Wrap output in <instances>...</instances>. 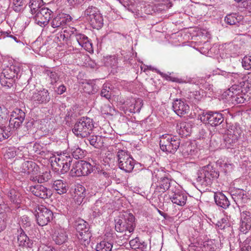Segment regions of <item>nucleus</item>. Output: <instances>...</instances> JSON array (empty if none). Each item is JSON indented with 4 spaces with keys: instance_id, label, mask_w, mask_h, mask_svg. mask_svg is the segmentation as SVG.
Masks as SVG:
<instances>
[{
    "instance_id": "1",
    "label": "nucleus",
    "mask_w": 251,
    "mask_h": 251,
    "mask_svg": "<svg viewBox=\"0 0 251 251\" xmlns=\"http://www.w3.org/2000/svg\"><path fill=\"white\" fill-rule=\"evenodd\" d=\"M219 176V172L212 166L208 165L202 167L197 173L196 178L198 185L205 188L210 186L213 181Z\"/></svg>"
},
{
    "instance_id": "2",
    "label": "nucleus",
    "mask_w": 251,
    "mask_h": 251,
    "mask_svg": "<svg viewBox=\"0 0 251 251\" xmlns=\"http://www.w3.org/2000/svg\"><path fill=\"white\" fill-rule=\"evenodd\" d=\"M94 127L93 120L87 117H83L75 123L72 130L77 137L85 138L90 135Z\"/></svg>"
},
{
    "instance_id": "3",
    "label": "nucleus",
    "mask_w": 251,
    "mask_h": 251,
    "mask_svg": "<svg viewBox=\"0 0 251 251\" xmlns=\"http://www.w3.org/2000/svg\"><path fill=\"white\" fill-rule=\"evenodd\" d=\"M135 227V218L132 214L126 213L123 217L115 220V230L117 232H125V235L130 236Z\"/></svg>"
},
{
    "instance_id": "4",
    "label": "nucleus",
    "mask_w": 251,
    "mask_h": 251,
    "mask_svg": "<svg viewBox=\"0 0 251 251\" xmlns=\"http://www.w3.org/2000/svg\"><path fill=\"white\" fill-rule=\"evenodd\" d=\"M76 229V236L80 243L86 246L90 242L91 233L89 231L88 224L84 220L80 219L76 220L74 225Z\"/></svg>"
},
{
    "instance_id": "5",
    "label": "nucleus",
    "mask_w": 251,
    "mask_h": 251,
    "mask_svg": "<svg viewBox=\"0 0 251 251\" xmlns=\"http://www.w3.org/2000/svg\"><path fill=\"white\" fill-rule=\"evenodd\" d=\"M159 145L162 151L173 153L180 147V140L176 136L164 135L160 138Z\"/></svg>"
},
{
    "instance_id": "6",
    "label": "nucleus",
    "mask_w": 251,
    "mask_h": 251,
    "mask_svg": "<svg viewBox=\"0 0 251 251\" xmlns=\"http://www.w3.org/2000/svg\"><path fill=\"white\" fill-rule=\"evenodd\" d=\"M118 166L126 172H131L134 167L135 160L127 151L119 150L117 153Z\"/></svg>"
},
{
    "instance_id": "7",
    "label": "nucleus",
    "mask_w": 251,
    "mask_h": 251,
    "mask_svg": "<svg viewBox=\"0 0 251 251\" xmlns=\"http://www.w3.org/2000/svg\"><path fill=\"white\" fill-rule=\"evenodd\" d=\"M198 118L203 123L208 124L212 126H217L221 125L224 120L222 113L212 111L202 112L199 114Z\"/></svg>"
},
{
    "instance_id": "8",
    "label": "nucleus",
    "mask_w": 251,
    "mask_h": 251,
    "mask_svg": "<svg viewBox=\"0 0 251 251\" xmlns=\"http://www.w3.org/2000/svg\"><path fill=\"white\" fill-rule=\"evenodd\" d=\"M51 165L55 172L64 174L70 169L72 159L70 156L65 155L51 158Z\"/></svg>"
},
{
    "instance_id": "9",
    "label": "nucleus",
    "mask_w": 251,
    "mask_h": 251,
    "mask_svg": "<svg viewBox=\"0 0 251 251\" xmlns=\"http://www.w3.org/2000/svg\"><path fill=\"white\" fill-rule=\"evenodd\" d=\"M241 133L242 130L239 126H230L227 130V133L224 136V142L226 147L228 149L236 147Z\"/></svg>"
},
{
    "instance_id": "10",
    "label": "nucleus",
    "mask_w": 251,
    "mask_h": 251,
    "mask_svg": "<svg viewBox=\"0 0 251 251\" xmlns=\"http://www.w3.org/2000/svg\"><path fill=\"white\" fill-rule=\"evenodd\" d=\"M94 167L90 163L83 160L76 161L73 165L70 174L73 176H87L93 171Z\"/></svg>"
},
{
    "instance_id": "11",
    "label": "nucleus",
    "mask_w": 251,
    "mask_h": 251,
    "mask_svg": "<svg viewBox=\"0 0 251 251\" xmlns=\"http://www.w3.org/2000/svg\"><path fill=\"white\" fill-rule=\"evenodd\" d=\"M35 212L37 223L40 226L47 225L53 218V212L44 205H38Z\"/></svg>"
},
{
    "instance_id": "12",
    "label": "nucleus",
    "mask_w": 251,
    "mask_h": 251,
    "mask_svg": "<svg viewBox=\"0 0 251 251\" xmlns=\"http://www.w3.org/2000/svg\"><path fill=\"white\" fill-rule=\"evenodd\" d=\"M72 20V18L70 15L60 13L50 18V24L53 28L63 29L69 25Z\"/></svg>"
},
{
    "instance_id": "13",
    "label": "nucleus",
    "mask_w": 251,
    "mask_h": 251,
    "mask_svg": "<svg viewBox=\"0 0 251 251\" xmlns=\"http://www.w3.org/2000/svg\"><path fill=\"white\" fill-rule=\"evenodd\" d=\"M69 37L71 40L74 42H76L85 50H88L92 48V43L88 38L85 35L79 32L75 28L72 29Z\"/></svg>"
},
{
    "instance_id": "14",
    "label": "nucleus",
    "mask_w": 251,
    "mask_h": 251,
    "mask_svg": "<svg viewBox=\"0 0 251 251\" xmlns=\"http://www.w3.org/2000/svg\"><path fill=\"white\" fill-rule=\"evenodd\" d=\"M161 173L157 174L155 177L157 178V181L156 186L154 190L155 193H163L168 190L171 186L173 181L166 176H161Z\"/></svg>"
},
{
    "instance_id": "15",
    "label": "nucleus",
    "mask_w": 251,
    "mask_h": 251,
    "mask_svg": "<svg viewBox=\"0 0 251 251\" xmlns=\"http://www.w3.org/2000/svg\"><path fill=\"white\" fill-rule=\"evenodd\" d=\"M52 12L49 9L43 7L35 13V20L36 23L41 26L47 25L50 20Z\"/></svg>"
},
{
    "instance_id": "16",
    "label": "nucleus",
    "mask_w": 251,
    "mask_h": 251,
    "mask_svg": "<svg viewBox=\"0 0 251 251\" xmlns=\"http://www.w3.org/2000/svg\"><path fill=\"white\" fill-rule=\"evenodd\" d=\"M29 191L36 197L43 199H48L52 195L50 189L40 184L30 186Z\"/></svg>"
},
{
    "instance_id": "17",
    "label": "nucleus",
    "mask_w": 251,
    "mask_h": 251,
    "mask_svg": "<svg viewBox=\"0 0 251 251\" xmlns=\"http://www.w3.org/2000/svg\"><path fill=\"white\" fill-rule=\"evenodd\" d=\"M173 109L178 116L183 117L189 113L190 107L184 100L177 99L173 102Z\"/></svg>"
},
{
    "instance_id": "18",
    "label": "nucleus",
    "mask_w": 251,
    "mask_h": 251,
    "mask_svg": "<svg viewBox=\"0 0 251 251\" xmlns=\"http://www.w3.org/2000/svg\"><path fill=\"white\" fill-rule=\"evenodd\" d=\"M31 100L36 104H46L50 100V97L48 90L43 89L34 92Z\"/></svg>"
},
{
    "instance_id": "19",
    "label": "nucleus",
    "mask_w": 251,
    "mask_h": 251,
    "mask_svg": "<svg viewBox=\"0 0 251 251\" xmlns=\"http://www.w3.org/2000/svg\"><path fill=\"white\" fill-rule=\"evenodd\" d=\"M38 169V166L35 162L31 161H26L21 164L19 170L21 173L27 175H35L37 174Z\"/></svg>"
},
{
    "instance_id": "20",
    "label": "nucleus",
    "mask_w": 251,
    "mask_h": 251,
    "mask_svg": "<svg viewBox=\"0 0 251 251\" xmlns=\"http://www.w3.org/2000/svg\"><path fill=\"white\" fill-rule=\"evenodd\" d=\"M52 239L56 244L61 245L67 240L68 235L64 229L56 228L52 234Z\"/></svg>"
},
{
    "instance_id": "21",
    "label": "nucleus",
    "mask_w": 251,
    "mask_h": 251,
    "mask_svg": "<svg viewBox=\"0 0 251 251\" xmlns=\"http://www.w3.org/2000/svg\"><path fill=\"white\" fill-rule=\"evenodd\" d=\"M20 71V68L19 67L11 66L9 68H7L3 70L2 75L8 79H11L15 81L16 79L19 77Z\"/></svg>"
},
{
    "instance_id": "22",
    "label": "nucleus",
    "mask_w": 251,
    "mask_h": 251,
    "mask_svg": "<svg viewBox=\"0 0 251 251\" xmlns=\"http://www.w3.org/2000/svg\"><path fill=\"white\" fill-rule=\"evenodd\" d=\"M8 198L13 203L18 205L21 202V195L16 189L12 188L9 190L4 189Z\"/></svg>"
},
{
    "instance_id": "23",
    "label": "nucleus",
    "mask_w": 251,
    "mask_h": 251,
    "mask_svg": "<svg viewBox=\"0 0 251 251\" xmlns=\"http://www.w3.org/2000/svg\"><path fill=\"white\" fill-rule=\"evenodd\" d=\"M179 150L185 158L190 157L196 153L195 147L188 142L180 145Z\"/></svg>"
},
{
    "instance_id": "24",
    "label": "nucleus",
    "mask_w": 251,
    "mask_h": 251,
    "mask_svg": "<svg viewBox=\"0 0 251 251\" xmlns=\"http://www.w3.org/2000/svg\"><path fill=\"white\" fill-rule=\"evenodd\" d=\"M214 200L217 205L224 209L227 208L230 204L228 199L221 192H217L214 194Z\"/></svg>"
},
{
    "instance_id": "25",
    "label": "nucleus",
    "mask_w": 251,
    "mask_h": 251,
    "mask_svg": "<svg viewBox=\"0 0 251 251\" xmlns=\"http://www.w3.org/2000/svg\"><path fill=\"white\" fill-rule=\"evenodd\" d=\"M18 234V242L20 246L30 247L31 245V242L27 237L23 229L21 227L17 231Z\"/></svg>"
},
{
    "instance_id": "26",
    "label": "nucleus",
    "mask_w": 251,
    "mask_h": 251,
    "mask_svg": "<svg viewBox=\"0 0 251 251\" xmlns=\"http://www.w3.org/2000/svg\"><path fill=\"white\" fill-rule=\"evenodd\" d=\"M52 187L60 195L66 193L68 189L66 182L61 179L54 181Z\"/></svg>"
},
{
    "instance_id": "27",
    "label": "nucleus",
    "mask_w": 251,
    "mask_h": 251,
    "mask_svg": "<svg viewBox=\"0 0 251 251\" xmlns=\"http://www.w3.org/2000/svg\"><path fill=\"white\" fill-rule=\"evenodd\" d=\"M187 196L182 193H175L170 197L172 202L180 206H183L186 204Z\"/></svg>"
},
{
    "instance_id": "28",
    "label": "nucleus",
    "mask_w": 251,
    "mask_h": 251,
    "mask_svg": "<svg viewBox=\"0 0 251 251\" xmlns=\"http://www.w3.org/2000/svg\"><path fill=\"white\" fill-rule=\"evenodd\" d=\"M177 132L180 135L187 136L190 133V125L186 122L177 123L176 126Z\"/></svg>"
},
{
    "instance_id": "29",
    "label": "nucleus",
    "mask_w": 251,
    "mask_h": 251,
    "mask_svg": "<svg viewBox=\"0 0 251 251\" xmlns=\"http://www.w3.org/2000/svg\"><path fill=\"white\" fill-rule=\"evenodd\" d=\"M89 144L97 149H99L103 146V138L101 136L93 135L86 139L85 142Z\"/></svg>"
},
{
    "instance_id": "30",
    "label": "nucleus",
    "mask_w": 251,
    "mask_h": 251,
    "mask_svg": "<svg viewBox=\"0 0 251 251\" xmlns=\"http://www.w3.org/2000/svg\"><path fill=\"white\" fill-rule=\"evenodd\" d=\"M30 12L32 15L38 12L41 8H43L44 3L43 0H30L28 3Z\"/></svg>"
},
{
    "instance_id": "31",
    "label": "nucleus",
    "mask_w": 251,
    "mask_h": 251,
    "mask_svg": "<svg viewBox=\"0 0 251 251\" xmlns=\"http://www.w3.org/2000/svg\"><path fill=\"white\" fill-rule=\"evenodd\" d=\"M243 19V17L237 13L227 15L225 18V22L229 25H237Z\"/></svg>"
},
{
    "instance_id": "32",
    "label": "nucleus",
    "mask_w": 251,
    "mask_h": 251,
    "mask_svg": "<svg viewBox=\"0 0 251 251\" xmlns=\"http://www.w3.org/2000/svg\"><path fill=\"white\" fill-rule=\"evenodd\" d=\"M88 21L93 28L97 29L100 28L103 25V17L100 12L95 15L94 17L91 18Z\"/></svg>"
},
{
    "instance_id": "33",
    "label": "nucleus",
    "mask_w": 251,
    "mask_h": 251,
    "mask_svg": "<svg viewBox=\"0 0 251 251\" xmlns=\"http://www.w3.org/2000/svg\"><path fill=\"white\" fill-rule=\"evenodd\" d=\"M100 13L99 9L95 6H89L84 12V17L88 21L91 19V18H93Z\"/></svg>"
},
{
    "instance_id": "34",
    "label": "nucleus",
    "mask_w": 251,
    "mask_h": 251,
    "mask_svg": "<svg viewBox=\"0 0 251 251\" xmlns=\"http://www.w3.org/2000/svg\"><path fill=\"white\" fill-rule=\"evenodd\" d=\"M112 247L111 243L104 240L97 245L96 249L97 251H111Z\"/></svg>"
},
{
    "instance_id": "35",
    "label": "nucleus",
    "mask_w": 251,
    "mask_h": 251,
    "mask_svg": "<svg viewBox=\"0 0 251 251\" xmlns=\"http://www.w3.org/2000/svg\"><path fill=\"white\" fill-rule=\"evenodd\" d=\"M13 9L16 12H21L24 11L26 5L25 0H13Z\"/></svg>"
},
{
    "instance_id": "36",
    "label": "nucleus",
    "mask_w": 251,
    "mask_h": 251,
    "mask_svg": "<svg viewBox=\"0 0 251 251\" xmlns=\"http://www.w3.org/2000/svg\"><path fill=\"white\" fill-rule=\"evenodd\" d=\"M245 84L244 81H241L240 83H235L233 84L229 89L228 94L230 95H235V94H239L240 92H242V87Z\"/></svg>"
},
{
    "instance_id": "37",
    "label": "nucleus",
    "mask_w": 251,
    "mask_h": 251,
    "mask_svg": "<svg viewBox=\"0 0 251 251\" xmlns=\"http://www.w3.org/2000/svg\"><path fill=\"white\" fill-rule=\"evenodd\" d=\"M71 33L70 31H68L67 30H64L63 32H61L57 34L55 39L57 42H60V43H68L69 40H70L69 35Z\"/></svg>"
},
{
    "instance_id": "38",
    "label": "nucleus",
    "mask_w": 251,
    "mask_h": 251,
    "mask_svg": "<svg viewBox=\"0 0 251 251\" xmlns=\"http://www.w3.org/2000/svg\"><path fill=\"white\" fill-rule=\"evenodd\" d=\"M77 117V114L73 108L67 109V113L65 117L66 124L70 125V123Z\"/></svg>"
},
{
    "instance_id": "39",
    "label": "nucleus",
    "mask_w": 251,
    "mask_h": 251,
    "mask_svg": "<svg viewBox=\"0 0 251 251\" xmlns=\"http://www.w3.org/2000/svg\"><path fill=\"white\" fill-rule=\"evenodd\" d=\"M129 245L130 247L134 250H143L146 247V245L145 244V242L141 243L140 242L139 238L138 237L131 240L129 242Z\"/></svg>"
},
{
    "instance_id": "40",
    "label": "nucleus",
    "mask_w": 251,
    "mask_h": 251,
    "mask_svg": "<svg viewBox=\"0 0 251 251\" xmlns=\"http://www.w3.org/2000/svg\"><path fill=\"white\" fill-rule=\"evenodd\" d=\"M216 164L219 166L221 171H224L226 175L231 171L233 169V165L231 164L227 163L221 160H218Z\"/></svg>"
},
{
    "instance_id": "41",
    "label": "nucleus",
    "mask_w": 251,
    "mask_h": 251,
    "mask_svg": "<svg viewBox=\"0 0 251 251\" xmlns=\"http://www.w3.org/2000/svg\"><path fill=\"white\" fill-rule=\"evenodd\" d=\"M135 101L134 103H132L130 106V110L133 113H139L143 105V101L141 100H133Z\"/></svg>"
},
{
    "instance_id": "42",
    "label": "nucleus",
    "mask_w": 251,
    "mask_h": 251,
    "mask_svg": "<svg viewBox=\"0 0 251 251\" xmlns=\"http://www.w3.org/2000/svg\"><path fill=\"white\" fill-rule=\"evenodd\" d=\"M25 118V113L21 109L16 108L12 112L10 119H18L21 120H24Z\"/></svg>"
},
{
    "instance_id": "43",
    "label": "nucleus",
    "mask_w": 251,
    "mask_h": 251,
    "mask_svg": "<svg viewBox=\"0 0 251 251\" xmlns=\"http://www.w3.org/2000/svg\"><path fill=\"white\" fill-rule=\"evenodd\" d=\"M111 95L112 94L109 84H104L102 86V90L100 92V96L108 100L110 99Z\"/></svg>"
},
{
    "instance_id": "44",
    "label": "nucleus",
    "mask_w": 251,
    "mask_h": 251,
    "mask_svg": "<svg viewBox=\"0 0 251 251\" xmlns=\"http://www.w3.org/2000/svg\"><path fill=\"white\" fill-rule=\"evenodd\" d=\"M19 224L20 227L26 228L29 227L31 226V221L27 215H23L21 217L19 221Z\"/></svg>"
},
{
    "instance_id": "45",
    "label": "nucleus",
    "mask_w": 251,
    "mask_h": 251,
    "mask_svg": "<svg viewBox=\"0 0 251 251\" xmlns=\"http://www.w3.org/2000/svg\"><path fill=\"white\" fill-rule=\"evenodd\" d=\"M245 192L242 189H237L231 191V196L235 201L243 199Z\"/></svg>"
},
{
    "instance_id": "46",
    "label": "nucleus",
    "mask_w": 251,
    "mask_h": 251,
    "mask_svg": "<svg viewBox=\"0 0 251 251\" xmlns=\"http://www.w3.org/2000/svg\"><path fill=\"white\" fill-rule=\"evenodd\" d=\"M44 72L50 77L51 84H53L58 80L59 76L55 72L50 70H45Z\"/></svg>"
},
{
    "instance_id": "47",
    "label": "nucleus",
    "mask_w": 251,
    "mask_h": 251,
    "mask_svg": "<svg viewBox=\"0 0 251 251\" xmlns=\"http://www.w3.org/2000/svg\"><path fill=\"white\" fill-rule=\"evenodd\" d=\"M226 76L235 83H239L240 81H244L242 75L238 74L228 73L226 74Z\"/></svg>"
},
{
    "instance_id": "48",
    "label": "nucleus",
    "mask_w": 251,
    "mask_h": 251,
    "mask_svg": "<svg viewBox=\"0 0 251 251\" xmlns=\"http://www.w3.org/2000/svg\"><path fill=\"white\" fill-rule=\"evenodd\" d=\"M0 83L2 86L6 88H11L15 82V80L11 79H8L2 75L0 77Z\"/></svg>"
},
{
    "instance_id": "49",
    "label": "nucleus",
    "mask_w": 251,
    "mask_h": 251,
    "mask_svg": "<svg viewBox=\"0 0 251 251\" xmlns=\"http://www.w3.org/2000/svg\"><path fill=\"white\" fill-rule=\"evenodd\" d=\"M72 154L76 159H81L84 156L83 151L79 148H76L73 150Z\"/></svg>"
},
{
    "instance_id": "50",
    "label": "nucleus",
    "mask_w": 251,
    "mask_h": 251,
    "mask_svg": "<svg viewBox=\"0 0 251 251\" xmlns=\"http://www.w3.org/2000/svg\"><path fill=\"white\" fill-rule=\"evenodd\" d=\"M232 98V100L235 101L237 103H243L245 102L246 99L242 94H235V95H230L228 94Z\"/></svg>"
},
{
    "instance_id": "51",
    "label": "nucleus",
    "mask_w": 251,
    "mask_h": 251,
    "mask_svg": "<svg viewBox=\"0 0 251 251\" xmlns=\"http://www.w3.org/2000/svg\"><path fill=\"white\" fill-rule=\"evenodd\" d=\"M250 229H251V221H242L240 226L241 231L244 233H247Z\"/></svg>"
},
{
    "instance_id": "52",
    "label": "nucleus",
    "mask_w": 251,
    "mask_h": 251,
    "mask_svg": "<svg viewBox=\"0 0 251 251\" xmlns=\"http://www.w3.org/2000/svg\"><path fill=\"white\" fill-rule=\"evenodd\" d=\"M242 66L245 69H251V56H245L242 60Z\"/></svg>"
},
{
    "instance_id": "53",
    "label": "nucleus",
    "mask_w": 251,
    "mask_h": 251,
    "mask_svg": "<svg viewBox=\"0 0 251 251\" xmlns=\"http://www.w3.org/2000/svg\"><path fill=\"white\" fill-rule=\"evenodd\" d=\"M238 2H241V6L247 9L251 12V0H235Z\"/></svg>"
},
{
    "instance_id": "54",
    "label": "nucleus",
    "mask_w": 251,
    "mask_h": 251,
    "mask_svg": "<svg viewBox=\"0 0 251 251\" xmlns=\"http://www.w3.org/2000/svg\"><path fill=\"white\" fill-rule=\"evenodd\" d=\"M3 125H0V141L7 139L10 136V132L4 129Z\"/></svg>"
},
{
    "instance_id": "55",
    "label": "nucleus",
    "mask_w": 251,
    "mask_h": 251,
    "mask_svg": "<svg viewBox=\"0 0 251 251\" xmlns=\"http://www.w3.org/2000/svg\"><path fill=\"white\" fill-rule=\"evenodd\" d=\"M85 189L84 187L82 186H77L75 189V196L76 195L79 197L81 199H83L85 197Z\"/></svg>"
},
{
    "instance_id": "56",
    "label": "nucleus",
    "mask_w": 251,
    "mask_h": 251,
    "mask_svg": "<svg viewBox=\"0 0 251 251\" xmlns=\"http://www.w3.org/2000/svg\"><path fill=\"white\" fill-rule=\"evenodd\" d=\"M9 210V208L6 204H0V218L5 219L6 216V212Z\"/></svg>"
},
{
    "instance_id": "57",
    "label": "nucleus",
    "mask_w": 251,
    "mask_h": 251,
    "mask_svg": "<svg viewBox=\"0 0 251 251\" xmlns=\"http://www.w3.org/2000/svg\"><path fill=\"white\" fill-rule=\"evenodd\" d=\"M24 121V120H21L19 119H10L9 120V125L13 126V128H17L20 126Z\"/></svg>"
},
{
    "instance_id": "58",
    "label": "nucleus",
    "mask_w": 251,
    "mask_h": 251,
    "mask_svg": "<svg viewBox=\"0 0 251 251\" xmlns=\"http://www.w3.org/2000/svg\"><path fill=\"white\" fill-rule=\"evenodd\" d=\"M50 177V174L47 172L43 175L38 176V182L42 183L48 181Z\"/></svg>"
},
{
    "instance_id": "59",
    "label": "nucleus",
    "mask_w": 251,
    "mask_h": 251,
    "mask_svg": "<svg viewBox=\"0 0 251 251\" xmlns=\"http://www.w3.org/2000/svg\"><path fill=\"white\" fill-rule=\"evenodd\" d=\"M228 224L227 219L223 218L220 221H218L217 226L219 229H224L228 226Z\"/></svg>"
},
{
    "instance_id": "60",
    "label": "nucleus",
    "mask_w": 251,
    "mask_h": 251,
    "mask_svg": "<svg viewBox=\"0 0 251 251\" xmlns=\"http://www.w3.org/2000/svg\"><path fill=\"white\" fill-rule=\"evenodd\" d=\"M242 221H251V213L249 211H243L241 213Z\"/></svg>"
},
{
    "instance_id": "61",
    "label": "nucleus",
    "mask_w": 251,
    "mask_h": 251,
    "mask_svg": "<svg viewBox=\"0 0 251 251\" xmlns=\"http://www.w3.org/2000/svg\"><path fill=\"white\" fill-rule=\"evenodd\" d=\"M100 203L101 202H100ZM99 203V202H97L95 204V205L93 207L92 209V215L94 218L99 216L101 214V210L97 208V206H98Z\"/></svg>"
},
{
    "instance_id": "62",
    "label": "nucleus",
    "mask_w": 251,
    "mask_h": 251,
    "mask_svg": "<svg viewBox=\"0 0 251 251\" xmlns=\"http://www.w3.org/2000/svg\"><path fill=\"white\" fill-rule=\"evenodd\" d=\"M91 87V90L89 91V93H91L92 94H95L98 91V86L93 82L88 83L86 86V88Z\"/></svg>"
},
{
    "instance_id": "63",
    "label": "nucleus",
    "mask_w": 251,
    "mask_h": 251,
    "mask_svg": "<svg viewBox=\"0 0 251 251\" xmlns=\"http://www.w3.org/2000/svg\"><path fill=\"white\" fill-rule=\"evenodd\" d=\"M108 60L109 61H107V63L111 67H114L117 65V60L115 56H110Z\"/></svg>"
},
{
    "instance_id": "64",
    "label": "nucleus",
    "mask_w": 251,
    "mask_h": 251,
    "mask_svg": "<svg viewBox=\"0 0 251 251\" xmlns=\"http://www.w3.org/2000/svg\"><path fill=\"white\" fill-rule=\"evenodd\" d=\"M66 90V88L64 85H60L56 90H55V92L57 93L58 95H61L63 93H64Z\"/></svg>"
}]
</instances>
